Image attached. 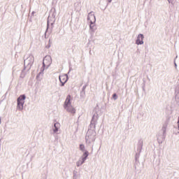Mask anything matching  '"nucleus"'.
I'll return each mask as SVG.
<instances>
[{
  "label": "nucleus",
  "instance_id": "f257e3e1",
  "mask_svg": "<svg viewBox=\"0 0 179 179\" xmlns=\"http://www.w3.org/2000/svg\"><path fill=\"white\" fill-rule=\"evenodd\" d=\"M24 62V67L22 71L20 78H24V75H26V73H24L25 69H27V71H30V69H31V66H33V64H34V56H33V55H29L28 57L25 58Z\"/></svg>",
  "mask_w": 179,
  "mask_h": 179
},
{
  "label": "nucleus",
  "instance_id": "5701e85b",
  "mask_svg": "<svg viewBox=\"0 0 179 179\" xmlns=\"http://www.w3.org/2000/svg\"><path fill=\"white\" fill-rule=\"evenodd\" d=\"M113 100H117V99H118V96L117 95V94H113Z\"/></svg>",
  "mask_w": 179,
  "mask_h": 179
},
{
  "label": "nucleus",
  "instance_id": "2f4dec72",
  "mask_svg": "<svg viewBox=\"0 0 179 179\" xmlns=\"http://www.w3.org/2000/svg\"><path fill=\"white\" fill-rule=\"evenodd\" d=\"M21 8H22V9H23V5H21Z\"/></svg>",
  "mask_w": 179,
  "mask_h": 179
},
{
  "label": "nucleus",
  "instance_id": "f03ea898",
  "mask_svg": "<svg viewBox=\"0 0 179 179\" xmlns=\"http://www.w3.org/2000/svg\"><path fill=\"white\" fill-rule=\"evenodd\" d=\"M96 131L92 129H88V131L85 136V142L87 145H90V143H93L94 141H96Z\"/></svg>",
  "mask_w": 179,
  "mask_h": 179
},
{
  "label": "nucleus",
  "instance_id": "39448f33",
  "mask_svg": "<svg viewBox=\"0 0 179 179\" xmlns=\"http://www.w3.org/2000/svg\"><path fill=\"white\" fill-rule=\"evenodd\" d=\"M98 117L99 115L97 113L93 115L91 123L90 124V129H93V131L96 129V124L97 123V120L99 118Z\"/></svg>",
  "mask_w": 179,
  "mask_h": 179
},
{
  "label": "nucleus",
  "instance_id": "c756f323",
  "mask_svg": "<svg viewBox=\"0 0 179 179\" xmlns=\"http://www.w3.org/2000/svg\"><path fill=\"white\" fill-rule=\"evenodd\" d=\"M111 1H113V0H108V2L109 3H110Z\"/></svg>",
  "mask_w": 179,
  "mask_h": 179
},
{
  "label": "nucleus",
  "instance_id": "473e14b6",
  "mask_svg": "<svg viewBox=\"0 0 179 179\" xmlns=\"http://www.w3.org/2000/svg\"><path fill=\"white\" fill-rule=\"evenodd\" d=\"M34 11L32 12V15H34Z\"/></svg>",
  "mask_w": 179,
  "mask_h": 179
},
{
  "label": "nucleus",
  "instance_id": "4be33fe9",
  "mask_svg": "<svg viewBox=\"0 0 179 179\" xmlns=\"http://www.w3.org/2000/svg\"><path fill=\"white\" fill-rule=\"evenodd\" d=\"M169 3H171L172 6H174V3H176V0H167Z\"/></svg>",
  "mask_w": 179,
  "mask_h": 179
},
{
  "label": "nucleus",
  "instance_id": "6e6552de",
  "mask_svg": "<svg viewBox=\"0 0 179 179\" xmlns=\"http://www.w3.org/2000/svg\"><path fill=\"white\" fill-rule=\"evenodd\" d=\"M87 20L90 22V23L96 22V16L94 15V13L91 11L88 13Z\"/></svg>",
  "mask_w": 179,
  "mask_h": 179
},
{
  "label": "nucleus",
  "instance_id": "cd10ccee",
  "mask_svg": "<svg viewBox=\"0 0 179 179\" xmlns=\"http://www.w3.org/2000/svg\"><path fill=\"white\" fill-rule=\"evenodd\" d=\"M41 75V72L38 73V75L36 76L37 79H38L39 76Z\"/></svg>",
  "mask_w": 179,
  "mask_h": 179
},
{
  "label": "nucleus",
  "instance_id": "f704fd0d",
  "mask_svg": "<svg viewBox=\"0 0 179 179\" xmlns=\"http://www.w3.org/2000/svg\"><path fill=\"white\" fill-rule=\"evenodd\" d=\"M52 24H54V23H52L51 25L52 26Z\"/></svg>",
  "mask_w": 179,
  "mask_h": 179
},
{
  "label": "nucleus",
  "instance_id": "393cba45",
  "mask_svg": "<svg viewBox=\"0 0 179 179\" xmlns=\"http://www.w3.org/2000/svg\"><path fill=\"white\" fill-rule=\"evenodd\" d=\"M86 87H87V85H84L82 89V91L86 92Z\"/></svg>",
  "mask_w": 179,
  "mask_h": 179
},
{
  "label": "nucleus",
  "instance_id": "423d86ee",
  "mask_svg": "<svg viewBox=\"0 0 179 179\" xmlns=\"http://www.w3.org/2000/svg\"><path fill=\"white\" fill-rule=\"evenodd\" d=\"M68 74H62V76H59V80L61 83L60 86H65V83L68 82Z\"/></svg>",
  "mask_w": 179,
  "mask_h": 179
},
{
  "label": "nucleus",
  "instance_id": "412c9836",
  "mask_svg": "<svg viewBox=\"0 0 179 179\" xmlns=\"http://www.w3.org/2000/svg\"><path fill=\"white\" fill-rule=\"evenodd\" d=\"M80 94L82 99H85V96H86V91H81Z\"/></svg>",
  "mask_w": 179,
  "mask_h": 179
},
{
  "label": "nucleus",
  "instance_id": "a211bd4d",
  "mask_svg": "<svg viewBox=\"0 0 179 179\" xmlns=\"http://www.w3.org/2000/svg\"><path fill=\"white\" fill-rule=\"evenodd\" d=\"M24 106V105H23L22 103H17V110H18L19 111H22Z\"/></svg>",
  "mask_w": 179,
  "mask_h": 179
},
{
  "label": "nucleus",
  "instance_id": "c9c22d12",
  "mask_svg": "<svg viewBox=\"0 0 179 179\" xmlns=\"http://www.w3.org/2000/svg\"><path fill=\"white\" fill-rule=\"evenodd\" d=\"M0 124H1V117H0Z\"/></svg>",
  "mask_w": 179,
  "mask_h": 179
},
{
  "label": "nucleus",
  "instance_id": "bb28decb",
  "mask_svg": "<svg viewBox=\"0 0 179 179\" xmlns=\"http://www.w3.org/2000/svg\"><path fill=\"white\" fill-rule=\"evenodd\" d=\"M174 66H175L176 69H177V63H176V60H174Z\"/></svg>",
  "mask_w": 179,
  "mask_h": 179
},
{
  "label": "nucleus",
  "instance_id": "ddd939ff",
  "mask_svg": "<svg viewBox=\"0 0 179 179\" xmlns=\"http://www.w3.org/2000/svg\"><path fill=\"white\" fill-rule=\"evenodd\" d=\"M71 95H68L66 96V99L65 101H64V108L68 107V106H71Z\"/></svg>",
  "mask_w": 179,
  "mask_h": 179
},
{
  "label": "nucleus",
  "instance_id": "9b49d317",
  "mask_svg": "<svg viewBox=\"0 0 179 179\" xmlns=\"http://www.w3.org/2000/svg\"><path fill=\"white\" fill-rule=\"evenodd\" d=\"M64 108L66 110V111H68V113H71V114H75L76 113L75 108L71 105L65 107Z\"/></svg>",
  "mask_w": 179,
  "mask_h": 179
},
{
  "label": "nucleus",
  "instance_id": "b1692460",
  "mask_svg": "<svg viewBox=\"0 0 179 179\" xmlns=\"http://www.w3.org/2000/svg\"><path fill=\"white\" fill-rule=\"evenodd\" d=\"M49 26H50V23H49L48 21L47 29H46V31H45V37H46V36H47V31H48V27H49Z\"/></svg>",
  "mask_w": 179,
  "mask_h": 179
},
{
  "label": "nucleus",
  "instance_id": "a878e982",
  "mask_svg": "<svg viewBox=\"0 0 179 179\" xmlns=\"http://www.w3.org/2000/svg\"><path fill=\"white\" fill-rule=\"evenodd\" d=\"M73 179H76V171H73Z\"/></svg>",
  "mask_w": 179,
  "mask_h": 179
},
{
  "label": "nucleus",
  "instance_id": "20e7f679",
  "mask_svg": "<svg viewBox=\"0 0 179 179\" xmlns=\"http://www.w3.org/2000/svg\"><path fill=\"white\" fill-rule=\"evenodd\" d=\"M51 64H52V59H51V56L46 55L43 60V67L41 69V72H44V69H48L50 68Z\"/></svg>",
  "mask_w": 179,
  "mask_h": 179
},
{
  "label": "nucleus",
  "instance_id": "c85d7f7f",
  "mask_svg": "<svg viewBox=\"0 0 179 179\" xmlns=\"http://www.w3.org/2000/svg\"><path fill=\"white\" fill-rule=\"evenodd\" d=\"M50 47H51V45H48L46 46V48H50Z\"/></svg>",
  "mask_w": 179,
  "mask_h": 179
},
{
  "label": "nucleus",
  "instance_id": "f8f14e48",
  "mask_svg": "<svg viewBox=\"0 0 179 179\" xmlns=\"http://www.w3.org/2000/svg\"><path fill=\"white\" fill-rule=\"evenodd\" d=\"M175 99L177 101H179V84L177 85L175 89Z\"/></svg>",
  "mask_w": 179,
  "mask_h": 179
},
{
  "label": "nucleus",
  "instance_id": "9d476101",
  "mask_svg": "<svg viewBox=\"0 0 179 179\" xmlns=\"http://www.w3.org/2000/svg\"><path fill=\"white\" fill-rule=\"evenodd\" d=\"M24 100H26V95L22 94L17 99V103L24 105Z\"/></svg>",
  "mask_w": 179,
  "mask_h": 179
},
{
  "label": "nucleus",
  "instance_id": "0eeeda50",
  "mask_svg": "<svg viewBox=\"0 0 179 179\" xmlns=\"http://www.w3.org/2000/svg\"><path fill=\"white\" fill-rule=\"evenodd\" d=\"M165 139H166V133L161 131V132H159V134L157 136L158 143H159V145L163 143Z\"/></svg>",
  "mask_w": 179,
  "mask_h": 179
},
{
  "label": "nucleus",
  "instance_id": "1a4fd4ad",
  "mask_svg": "<svg viewBox=\"0 0 179 179\" xmlns=\"http://www.w3.org/2000/svg\"><path fill=\"white\" fill-rule=\"evenodd\" d=\"M143 38H145L143 34H139L136 40V44H137V45H142V44H143Z\"/></svg>",
  "mask_w": 179,
  "mask_h": 179
},
{
  "label": "nucleus",
  "instance_id": "7ed1b4c3",
  "mask_svg": "<svg viewBox=\"0 0 179 179\" xmlns=\"http://www.w3.org/2000/svg\"><path fill=\"white\" fill-rule=\"evenodd\" d=\"M143 148V139L140 138L137 143L136 152L135 155L136 163L139 162V156H141V152H142V148Z\"/></svg>",
  "mask_w": 179,
  "mask_h": 179
},
{
  "label": "nucleus",
  "instance_id": "7c9ffc66",
  "mask_svg": "<svg viewBox=\"0 0 179 179\" xmlns=\"http://www.w3.org/2000/svg\"><path fill=\"white\" fill-rule=\"evenodd\" d=\"M90 54L92 55V50H90Z\"/></svg>",
  "mask_w": 179,
  "mask_h": 179
},
{
  "label": "nucleus",
  "instance_id": "aec40b11",
  "mask_svg": "<svg viewBox=\"0 0 179 179\" xmlns=\"http://www.w3.org/2000/svg\"><path fill=\"white\" fill-rule=\"evenodd\" d=\"M167 125H168L167 122H166L164 124L163 127H162V131H161L164 132V134H166V129H167Z\"/></svg>",
  "mask_w": 179,
  "mask_h": 179
},
{
  "label": "nucleus",
  "instance_id": "72a5a7b5",
  "mask_svg": "<svg viewBox=\"0 0 179 179\" xmlns=\"http://www.w3.org/2000/svg\"><path fill=\"white\" fill-rule=\"evenodd\" d=\"M71 69L70 68L69 72H71Z\"/></svg>",
  "mask_w": 179,
  "mask_h": 179
},
{
  "label": "nucleus",
  "instance_id": "dca6fc26",
  "mask_svg": "<svg viewBox=\"0 0 179 179\" xmlns=\"http://www.w3.org/2000/svg\"><path fill=\"white\" fill-rule=\"evenodd\" d=\"M59 129V122L55 123L54 129H53L54 134H57V131H58Z\"/></svg>",
  "mask_w": 179,
  "mask_h": 179
},
{
  "label": "nucleus",
  "instance_id": "6ab92c4d",
  "mask_svg": "<svg viewBox=\"0 0 179 179\" xmlns=\"http://www.w3.org/2000/svg\"><path fill=\"white\" fill-rule=\"evenodd\" d=\"M79 149L81 152H87V150H86V148L85 147V145L83 144H80V147H79Z\"/></svg>",
  "mask_w": 179,
  "mask_h": 179
},
{
  "label": "nucleus",
  "instance_id": "4468645a",
  "mask_svg": "<svg viewBox=\"0 0 179 179\" xmlns=\"http://www.w3.org/2000/svg\"><path fill=\"white\" fill-rule=\"evenodd\" d=\"M90 30H91L92 31V33H94V31H96V30H97V27H96V24H94V23L96 22H93L91 21V22H90Z\"/></svg>",
  "mask_w": 179,
  "mask_h": 179
},
{
  "label": "nucleus",
  "instance_id": "f3484780",
  "mask_svg": "<svg viewBox=\"0 0 179 179\" xmlns=\"http://www.w3.org/2000/svg\"><path fill=\"white\" fill-rule=\"evenodd\" d=\"M85 161L84 159H82V158H80L78 161L76 162L77 167H80L83 163H85Z\"/></svg>",
  "mask_w": 179,
  "mask_h": 179
},
{
  "label": "nucleus",
  "instance_id": "2eb2a0df",
  "mask_svg": "<svg viewBox=\"0 0 179 179\" xmlns=\"http://www.w3.org/2000/svg\"><path fill=\"white\" fill-rule=\"evenodd\" d=\"M87 157H89V151H85L83 152L80 159H82L84 162H86V160H87Z\"/></svg>",
  "mask_w": 179,
  "mask_h": 179
}]
</instances>
